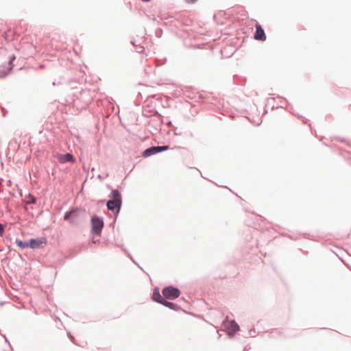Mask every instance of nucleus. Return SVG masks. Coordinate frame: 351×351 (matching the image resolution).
Wrapping results in <instances>:
<instances>
[{
    "label": "nucleus",
    "mask_w": 351,
    "mask_h": 351,
    "mask_svg": "<svg viewBox=\"0 0 351 351\" xmlns=\"http://www.w3.org/2000/svg\"><path fill=\"white\" fill-rule=\"evenodd\" d=\"M110 199L107 202V207L109 210L112 212L117 213L121 208V196L118 190H113L110 195Z\"/></svg>",
    "instance_id": "f257e3e1"
},
{
    "label": "nucleus",
    "mask_w": 351,
    "mask_h": 351,
    "mask_svg": "<svg viewBox=\"0 0 351 351\" xmlns=\"http://www.w3.org/2000/svg\"><path fill=\"white\" fill-rule=\"evenodd\" d=\"M91 226L92 232L97 235H100L101 230L104 227V221L102 219L98 217L97 216H93L91 218Z\"/></svg>",
    "instance_id": "f03ea898"
},
{
    "label": "nucleus",
    "mask_w": 351,
    "mask_h": 351,
    "mask_svg": "<svg viewBox=\"0 0 351 351\" xmlns=\"http://www.w3.org/2000/svg\"><path fill=\"white\" fill-rule=\"evenodd\" d=\"M163 296L169 300H174L179 297L180 291L178 289L169 286L162 290Z\"/></svg>",
    "instance_id": "7ed1b4c3"
},
{
    "label": "nucleus",
    "mask_w": 351,
    "mask_h": 351,
    "mask_svg": "<svg viewBox=\"0 0 351 351\" xmlns=\"http://www.w3.org/2000/svg\"><path fill=\"white\" fill-rule=\"evenodd\" d=\"M223 327L229 334H234L239 330V325L234 320L226 319L223 322Z\"/></svg>",
    "instance_id": "20e7f679"
},
{
    "label": "nucleus",
    "mask_w": 351,
    "mask_h": 351,
    "mask_svg": "<svg viewBox=\"0 0 351 351\" xmlns=\"http://www.w3.org/2000/svg\"><path fill=\"white\" fill-rule=\"evenodd\" d=\"M47 243L46 239L41 237L39 239H31L28 241V247L32 249L40 248Z\"/></svg>",
    "instance_id": "39448f33"
},
{
    "label": "nucleus",
    "mask_w": 351,
    "mask_h": 351,
    "mask_svg": "<svg viewBox=\"0 0 351 351\" xmlns=\"http://www.w3.org/2000/svg\"><path fill=\"white\" fill-rule=\"evenodd\" d=\"M57 160L60 162V163H65V162H75V160L73 157V156L71 154H57L56 156Z\"/></svg>",
    "instance_id": "423d86ee"
},
{
    "label": "nucleus",
    "mask_w": 351,
    "mask_h": 351,
    "mask_svg": "<svg viewBox=\"0 0 351 351\" xmlns=\"http://www.w3.org/2000/svg\"><path fill=\"white\" fill-rule=\"evenodd\" d=\"M254 38L255 40L265 41L266 40V35L263 29L259 24L256 25V32Z\"/></svg>",
    "instance_id": "0eeeda50"
},
{
    "label": "nucleus",
    "mask_w": 351,
    "mask_h": 351,
    "mask_svg": "<svg viewBox=\"0 0 351 351\" xmlns=\"http://www.w3.org/2000/svg\"><path fill=\"white\" fill-rule=\"evenodd\" d=\"M152 298L156 302L160 304L165 300V298H162L158 290L154 291Z\"/></svg>",
    "instance_id": "6e6552de"
},
{
    "label": "nucleus",
    "mask_w": 351,
    "mask_h": 351,
    "mask_svg": "<svg viewBox=\"0 0 351 351\" xmlns=\"http://www.w3.org/2000/svg\"><path fill=\"white\" fill-rule=\"evenodd\" d=\"M153 154H156V153H155V149H154V147H149V148L145 149L143 152L142 156L146 158V157H148Z\"/></svg>",
    "instance_id": "1a4fd4ad"
},
{
    "label": "nucleus",
    "mask_w": 351,
    "mask_h": 351,
    "mask_svg": "<svg viewBox=\"0 0 351 351\" xmlns=\"http://www.w3.org/2000/svg\"><path fill=\"white\" fill-rule=\"evenodd\" d=\"M154 149H155V153L157 154V153H159L160 152H163V151H166L169 149V147L168 146H158V147H154Z\"/></svg>",
    "instance_id": "9d476101"
},
{
    "label": "nucleus",
    "mask_w": 351,
    "mask_h": 351,
    "mask_svg": "<svg viewBox=\"0 0 351 351\" xmlns=\"http://www.w3.org/2000/svg\"><path fill=\"white\" fill-rule=\"evenodd\" d=\"M74 214H75L74 211L66 212L64 215V219L65 220H69V219H71V221L73 222V216L74 215Z\"/></svg>",
    "instance_id": "9b49d317"
},
{
    "label": "nucleus",
    "mask_w": 351,
    "mask_h": 351,
    "mask_svg": "<svg viewBox=\"0 0 351 351\" xmlns=\"http://www.w3.org/2000/svg\"><path fill=\"white\" fill-rule=\"evenodd\" d=\"M16 245L17 246L23 249L28 247V242L24 243L21 240L16 241Z\"/></svg>",
    "instance_id": "f8f14e48"
},
{
    "label": "nucleus",
    "mask_w": 351,
    "mask_h": 351,
    "mask_svg": "<svg viewBox=\"0 0 351 351\" xmlns=\"http://www.w3.org/2000/svg\"><path fill=\"white\" fill-rule=\"evenodd\" d=\"M162 304H163L164 306H167V307H169L171 308H175V306H176V304H174L172 302H167L165 299V300L162 302Z\"/></svg>",
    "instance_id": "ddd939ff"
},
{
    "label": "nucleus",
    "mask_w": 351,
    "mask_h": 351,
    "mask_svg": "<svg viewBox=\"0 0 351 351\" xmlns=\"http://www.w3.org/2000/svg\"><path fill=\"white\" fill-rule=\"evenodd\" d=\"M3 233V228L2 225L0 223V236H2Z\"/></svg>",
    "instance_id": "4468645a"
},
{
    "label": "nucleus",
    "mask_w": 351,
    "mask_h": 351,
    "mask_svg": "<svg viewBox=\"0 0 351 351\" xmlns=\"http://www.w3.org/2000/svg\"><path fill=\"white\" fill-rule=\"evenodd\" d=\"M187 3H193L196 2L197 0H185Z\"/></svg>",
    "instance_id": "2eb2a0df"
},
{
    "label": "nucleus",
    "mask_w": 351,
    "mask_h": 351,
    "mask_svg": "<svg viewBox=\"0 0 351 351\" xmlns=\"http://www.w3.org/2000/svg\"><path fill=\"white\" fill-rule=\"evenodd\" d=\"M32 203H35L36 202V199L34 197L32 198V201H31Z\"/></svg>",
    "instance_id": "dca6fc26"
},
{
    "label": "nucleus",
    "mask_w": 351,
    "mask_h": 351,
    "mask_svg": "<svg viewBox=\"0 0 351 351\" xmlns=\"http://www.w3.org/2000/svg\"><path fill=\"white\" fill-rule=\"evenodd\" d=\"M6 75V73L0 74V77H4Z\"/></svg>",
    "instance_id": "f3484780"
}]
</instances>
